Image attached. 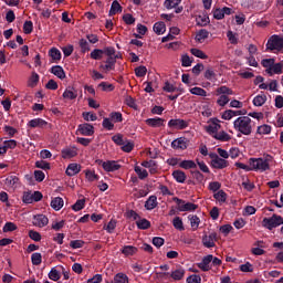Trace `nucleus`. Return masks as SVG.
<instances>
[{
    "label": "nucleus",
    "instance_id": "5",
    "mask_svg": "<svg viewBox=\"0 0 283 283\" xmlns=\"http://www.w3.org/2000/svg\"><path fill=\"white\" fill-rule=\"evenodd\" d=\"M209 158L211 159L210 165L212 169H227V167H229V161L222 159V157L218 156L216 153H209Z\"/></svg>",
    "mask_w": 283,
    "mask_h": 283
},
{
    "label": "nucleus",
    "instance_id": "37",
    "mask_svg": "<svg viewBox=\"0 0 283 283\" xmlns=\"http://www.w3.org/2000/svg\"><path fill=\"white\" fill-rule=\"evenodd\" d=\"M137 229L147 230L151 227V222L147 219H138L136 221Z\"/></svg>",
    "mask_w": 283,
    "mask_h": 283
},
{
    "label": "nucleus",
    "instance_id": "1",
    "mask_svg": "<svg viewBox=\"0 0 283 283\" xmlns=\"http://www.w3.org/2000/svg\"><path fill=\"white\" fill-rule=\"evenodd\" d=\"M270 163H273V156L266 155L264 158H250L249 165L252 171H269L271 169Z\"/></svg>",
    "mask_w": 283,
    "mask_h": 283
},
{
    "label": "nucleus",
    "instance_id": "33",
    "mask_svg": "<svg viewBox=\"0 0 283 283\" xmlns=\"http://www.w3.org/2000/svg\"><path fill=\"white\" fill-rule=\"evenodd\" d=\"M102 52L106 54L107 59H118V54H116V49L114 46H106Z\"/></svg>",
    "mask_w": 283,
    "mask_h": 283
},
{
    "label": "nucleus",
    "instance_id": "11",
    "mask_svg": "<svg viewBox=\"0 0 283 283\" xmlns=\"http://www.w3.org/2000/svg\"><path fill=\"white\" fill-rule=\"evenodd\" d=\"M244 114H247V109H243V111L228 109V111L223 112L222 119L231 120V118H233L235 116H244Z\"/></svg>",
    "mask_w": 283,
    "mask_h": 283
},
{
    "label": "nucleus",
    "instance_id": "12",
    "mask_svg": "<svg viewBox=\"0 0 283 283\" xmlns=\"http://www.w3.org/2000/svg\"><path fill=\"white\" fill-rule=\"evenodd\" d=\"M48 222H50V219L45 217V214H35L33 217V226L39 227L42 229V227H48Z\"/></svg>",
    "mask_w": 283,
    "mask_h": 283
},
{
    "label": "nucleus",
    "instance_id": "48",
    "mask_svg": "<svg viewBox=\"0 0 283 283\" xmlns=\"http://www.w3.org/2000/svg\"><path fill=\"white\" fill-rule=\"evenodd\" d=\"M135 172L137 174L139 180H145V178L149 176V172H147V170L143 169L140 166H135Z\"/></svg>",
    "mask_w": 283,
    "mask_h": 283
},
{
    "label": "nucleus",
    "instance_id": "15",
    "mask_svg": "<svg viewBox=\"0 0 283 283\" xmlns=\"http://www.w3.org/2000/svg\"><path fill=\"white\" fill-rule=\"evenodd\" d=\"M220 127L222 126L218 124L216 119H212V123L206 127V132L213 138V136L220 132Z\"/></svg>",
    "mask_w": 283,
    "mask_h": 283
},
{
    "label": "nucleus",
    "instance_id": "20",
    "mask_svg": "<svg viewBox=\"0 0 283 283\" xmlns=\"http://www.w3.org/2000/svg\"><path fill=\"white\" fill-rule=\"evenodd\" d=\"M75 156H78V149L76 147L62 149V158H75Z\"/></svg>",
    "mask_w": 283,
    "mask_h": 283
},
{
    "label": "nucleus",
    "instance_id": "39",
    "mask_svg": "<svg viewBox=\"0 0 283 283\" xmlns=\"http://www.w3.org/2000/svg\"><path fill=\"white\" fill-rule=\"evenodd\" d=\"M115 283H129V276L127 274L119 272L114 276Z\"/></svg>",
    "mask_w": 283,
    "mask_h": 283
},
{
    "label": "nucleus",
    "instance_id": "25",
    "mask_svg": "<svg viewBox=\"0 0 283 283\" xmlns=\"http://www.w3.org/2000/svg\"><path fill=\"white\" fill-rule=\"evenodd\" d=\"M63 198L61 197H55L51 200V207L52 209H54V211H61V209H63Z\"/></svg>",
    "mask_w": 283,
    "mask_h": 283
},
{
    "label": "nucleus",
    "instance_id": "43",
    "mask_svg": "<svg viewBox=\"0 0 283 283\" xmlns=\"http://www.w3.org/2000/svg\"><path fill=\"white\" fill-rule=\"evenodd\" d=\"M179 167H181V169H196V167H198V165H196V161H193V160H182L179 164Z\"/></svg>",
    "mask_w": 283,
    "mask_h": 283
},
{
    "label": "nucleus",
    "instance_id": "14",
    "mask_svg": "<svg viewBox=\"0 0 283 283\" xmlns=\"http://www.w3.org/2000/svg\"><path fill=\"white\" fill-rule=\"evenodd\" d=\"M269 76H273L274 74H283V61L272 64V69L265 70Z\"/></svg>",
    "mask_w": 283,
    "mask_h": 283
},
{
    "label": "nucleus",
    "instance_id": "10",
    "mask_svg": "<svg viewBox=\"0 0 283 283\" xmlns=\"http://www.w3.org/2000/svg\"><path fill=\"white\" fill-rule=\"evenodd\" d=\"M118 57H107L105 63L101 64L99 70H103L104 72H112V70H116V61Z\"/></svg>",
    "mask_w": 283,
    "mask_h": 283
},
{
    "label": "nucleus",
    "instance_id": "2",
    "mask_svg": "<svg viewBox=\"0 0 283 283\" xmlns=\"http://www.w3.org/2000/svg\"><path fill=\"white\" fill-rule=\"evenodd\" d=\"M233 127L237 132L243 134V136H251V133L253 132V127L251 126V119L249 116L238 117L233 122Z\"/></svg>",
    "mask_w": 283,
    "mask_h": 283
},
{
    "label": "nucleus",
    "instance_id": "3",
    "mask_svg": "<svg viewBox=\"0 0 283 283\" xmlns=\"http://www.w3.org/2000/svg\"><path fill=\"white\" fill-rule=\"evenodd\" d=\"M262 224L269 231H273V229H277V227L283 224V218L280 214H273L270 218H264Z\"/></svg>",
    "mask_w": 283,
    "mask_h": 283
},
{
    "label": "nucleus",
    "instance_id": "34",
    "mask_svg": "<svg viewBox=\"0 0 283 283\" xmlns=\"http://www.w3.org/2000/svg\"><path fill=\"white\" fill-rule=\"evenodd\" d=\"M170 277H172V280H175L176 282L182 280V277H185V269L179 268L172 271Z\"/></svg>",
    "mask_w": 283,
    "mask_h": 283
},
{
    "label": "nucleus",
    "instance_id": "42",
    "mask_svg": "<svg viewBox=\"0 0 283 283\" xmlns=\"http://www.w3.org/2000/svg\"><path fill=\"white\" fill-rule=\"evenodd\" d=\"M39 80H40V76L38 75V73L32 72L28 82L29 87H36V85H39Z\"/></svg>",
    "mask_w": 283,
    "mask_h": 283
},
{
    "label": "nucleus",
    "instance_id": "6",
    "mask_svg": "<svg viewBox=\"0 0 283 283\" xmlns=\"http://www.w3.org/2000/svg\"><path fill=\"white\" fill-rule=\"evenodd\" d=\"M266 50H270V52H273L274 50H277L280 52L283 50V38L280 35H272L266 43Z\"/></svg>",
    "mask_w": 283,
    "mask_h": 283
},
{
    "label": "nucleus",
    "instance_id": "38",
    "mask_svg": "<svg viewBox=\"0 0 283 283\" xmlns=\"http://www.w3.org/2000/svg\"><path fill=\"white\" fill-rule=\"evenodd\" d=\"M266 103V95H256L253 98V106L254 107H262Z\"/></svg>",
    "mask_w": 283,
    "mask_h": 283
},
{
    "label": "nucleus",
    "instance_id": "28",
    "mask_svg": "<svg viewBox=\"0 0 283 283\" xmlns=\"http://www.w3.org/2000/svg\"><path fill=\"white\" fill-rule=\"evenodd\" d=\"M213 138H216V140H220L221 143H229V140H231V135L222 130L213 135Z\"/></svg>",
    "mask_w": 283,
    "mask_h": 283
},
{
    "label": "nucleus",
    "instance_id": "8",
    "mask_svg": "<svg viewBox=\"0 0 283 283\" xmlns=\"http://www.w3.org/2000/svg\"><path fill=\"white\" fill-rule=\"evenodd\" d=\"M76 132L81 136H94V125L90 123L80 124Z\"/></svg>",
    "mask_w": 283,
    "mask_h": 283
},
{
    "label": "nucleus",
    "instance_id": "27",
    "mask_svg": "<svg viewBox=\"0 0 283 283\" xmlns=\"http://www.w3.org/2000/svg\"><path fill=\"white\" fill-rule=\"evenodd\" d=\"M172 178L176 180V182L184 184L185 180H187V175L182 170H174Z\"/></svg>",
    "mask_w": 283,
    "mask_h": 283
},
{
    "label": "nucleus",
    "instance_id": "62",
    "mask_svg": "<svg viewBox=\"0 0 283 283\" xmlns=\"http://www.w3.org/2000/svg\"><path fill=\"white\" fill-rule=\"evenodd\" d=\"M122 151H125L126 154L134 151V142L128 140L126 144L122 145Z\"/></svg>",
    "mask_w": 283,
    "mask_h": 283
},
{
    "label": "nucleus",
    "instance_id": "55",
    "mask_svg": "<svg viewBox=\"0 0 283 283\" xmlns=\"http://www.w3.org/2000/svg\"><path fill=\"white\" fill-rule=\"evenodd\" d=\"M274 63H275V59H273V57L263 59L261 61V65H262V67H265V70H272Z\"/></svg>",
    "mask_w": 283,
    "mask_h": 283
},
{
    "label": "nucleus",
    "instance_id": "7",
    "mask_svg": "<svg viewBox=\"0 0 283 283\" xmlns=\"http://www.w3.org/2000/svg\"><path fill=\"white\" fill-rule=\"evenodd\" d=\"M96 165H99L103 167L104 171L112 172V171H118L120 169V164L116 160H107L103 161V159H97Z\"/></svg>",
    "mask_w": 283,
    "mask_h": 283
},
{
    "label": "nucleus",
    "instance_id": "64",
    "mask_svg": "<svg viewBox=\"0 0 283 283\" xmlns=\"http://www.w3.org/2000/svg\"><path fill=\"white\" fill-rule=\"evenodd\" d=\"M186 282L187 283H201L202 277H200V275H198V274H192V275L187 277Z\"/></svg>",
    "mask_w": 283,
    "mask_h": 283
},
{
    "label": "nucleus",
    "instance_id": "30",
    "mask_svg": "<svg viewBox=\"0 0 283 283\" xmlns=\"http://www.w3.org/2000/svg\"><path fill=\"white\" fill-rule=\"evenodd\" d=\"M217 96H233V90L228 86H220L217 88Z\"/></svg>",
    "mask_w": 283,
    "mask_h": 283
},
{
    "label": "nucleus",
    "instance_id": "59",
    "mask_svg": "<svg viewBox=\"0 0 283 283\" xmlns=\"http://www.w3.org/2000/svg\"><path fill=\"white\" fill-rule=\"evenodd\" d=\"M73 211H82V209H85V199H78L73 206Z\"/></svg>",
    "mask_w": 283,
    "mask_h": 283
},
{
    "label": "nucleus",
    "instance_id": "50",
    "mask_svg": "<svg viewBox=\"0 0 283 283\" xmlns=\"http://www.w3.org/2000/svg\"><path fill=\"white\" fill-rule=\"evenodd\" d=\"M49 56H51L53 61H61V51L56 48H52L49 51Z\"/></svg>",
    "mask_w": 283,
    "mask_h": 283
},
{
    "label": "nucleus",
    "instance_id": "31",
    "mask_svg": "<svg viewBox=\"0 0 283 283\" xmlns=\"http://www.w3.org/2000/svg\"><path fill=\"white\" fill-rule=\"evenodd\" d=\"M62 96L63 98H67L69 101H74L78 96V93L74 91V87H72L66 88Z\"/></svg>",
    "mask_w": 283,
    "mask_h": 283
},
{
    "label": "nucleus",
    "instance_id": "56",
    "mask_svg": "<svg viewBox=\"0 0 283 283\" xmlns=\"http://www.w3.org/2000/svg\"><path fill=\"white\" fill-rule=\"evenodd\" d=\"M18 227L14 224V222H7L3 228L2 231L3 233H10L12 231H17Z\"/></svg>",
    "mask_w": 283,
    "mask_h": 283
},
{
    "label": "nucleus",
    "instance_id": "26",
    "mask_svg": "<svg viewBox=\"0 0 283 283\" xmlns=\"http://www.w3.org/2000/svg\"><path fill=\"white\" fill-rule=\"evenodd\" d=\"M153 30L155 34H158V35L165 34V32H167V25L163 21L156 22L153 27Z\"/></svg>",
    "mask_w": 283,
    "mask_h": 283
},
{
    "label": "nucleus",
    "instance_id": "13",
    "mask_svg": "<svg viewBox=\"0 0 283 283\" xmlns=\"http://www.w3.org/2000/svg\"><path fill=\"white\" fill-rule=\"evenodd\" d=\"M213 260V255L209 254L207 256H205L202 259V261L200 263L197 264L198 269H200L201 271H211V266H209L211 264Z\"/></svg>",
    "mask_w": 283,
    "mask_h": 283
},
{
    "label": "nucleus",
    "instance_id": "54",
    "mask_svg": "<svg viewBox=\"0 0 283 283\" xmlns=\"http://www.w3.org/2000/svg\"><path fill=\"white\" fill-rule=\"evenodd\" d=\"M205 39H209V31L207 29H201L196 35V41H205Z\"/></svg>",
    "mask_w": 283,
    "mask_h": 283
},
{
    "label": "nucleus",
    "instance_id": "16",
    "mask_svg": "<svg viewBox=\"0 0 283 283\" xmlns=\"http://www.w3.org/2000/svg\"><path fill=\"white\" fill-rule=\"evenodd\" d=\"M146 125L148 127H164L165 126V119L160 117H154V118H148L146 119Z\"/></svg>",
    "mask_w": 283,
    "mask_h": 283
},
{
    "label": "nucleus",
    "instance_id": "32",
    "mask_svg": "<svg viewBox=\"0 0 283 283\" xmlns=\"http://www.w3.org/2000/svg\"><path fill=\"white\" fill-rule=\"evenodd\" d=\"M122 253H123V255H126V256L136 255V253H138V248H136L134 245H125L122 249Z\"/></svg>",
    "mask_w": 283,
    "mask_h": 283
},
{
    "label": "nucleus",
    "instance_id": "29",
    "mask_svg": "<svg viewBox=\"0 0 283 283\" xmlns=\"http://www.w3.org/2000/svg\"><path fill=\"white\" fill-rule=\"evenodd\" d=\"M188 220L190 221L192 231H197L198 227H200V218L196 214H189Z\"/></svg>",
    "mask_w": 283,
    "mask_h": 283
},
{
    "label": "nucleus",
    "instance_id": "36",
    "mask_svg": "<svg viewBox=\"0 0 283 283\" xmlns=\"http://www.w3.org/2000/svg\"><path fill=\"white\" fill-rule=\"evenodd\" d=\"M172 227H175V229H177V231H185V223L182 222V218L175 217L172 219Z\"/></svg>",
    "mask_w": 283,
    "mask_h": 283
},
{
    "label": "nucleus",
    "instance_id": "40",
    "mask_svg": "<svg viewBox=\"0 0 283 283\" xmlns=\"http://www.w3.org/2000/svg\"><path fill=\"white\" fill-rule=\"evenodd\" d=\"M31 262L33 266H40V264L43 262V255H41V253L39 252H34L31 255Z\"/></svg>",
    "mask_w": 283,
    "mask_h": 283
},
{
    "label": "nucleus",
    "instance_id": "23",
    "mask_svg": "<svg viewBox=\"0 0 283 283\" xmlns=\"http://www.w3.org/2000/svg\"><path fill=\"white\" fill-rule=\"evenodd\" d=\"M118 12H123V7L118 0H114L109 9L108 17H114V14H118Z\"/></svg>",
    "mask_w": 283,
    "mask_h": 283
},
{
    "label": "nucleus",
    "instance_id": "35",
    "mask_svg": "<svg viewBox=\"0 0 283 283\" xmlns=\"http://www.w3.org/2000/svg\"><path fill=\"white\" fill-rule=\"evenodd\" d=\"M179 3H182V0H165L164 8L166 10H174V8H178Z\"/></svg>",
    "mask_w": 283,
    "mask_h": 283
},
{
    "label": "nucleus",
    "instance_id": "52",
    "mask_svg": "<svg viewBox=\"0 0 283 283\" xmlns=\"http://www.w3.org/2000/svg\"><path fill=\"white\" fill-rule=\"evenodd\" d=\"M190 94H193L195 96H207V91L202 87H192L190 88Z\"/></svg>",
    "mask_w": 283,
    "mask_h": 283
},
{
    "label": "nucleus",
    "instance_id": "21",
    "mask_svg": "<svg viewBox=\"0 0 283 283\" xmlns=\"http://www.w3.org/2000/svg\"><path fill=\"white\" fill-rule=\"evenodd\" d=\"M50 72H51V74H54V76H56L61 81H63V78H65V70H63V66H61V65L52 66Z\"/></svg>",
    "mask_w": 283,
    "mask_h": 283
},
{
    "label": "nucleus",
    "instance_id": "57",
    "mask_svg": "<svg viewBox=\"0 0 283 283\" xmlns=\"http://www.w3.org/2000/svg\"><path fill=\"white\" fill-rule=\"evenodd\" d=\"M33 30H34V23H32V21H25L23 24L24 34H32Z\"/></svg>",
    "mask_w": 283,
    "mask_h": 283
},
{
    "label": "nucleus",
    "instance_id": "4",
    "mask_svg": "<svg viewBox=\"0 0 283 283\" xmlns=\"http://www.w3.org/2000/svg\"><path fill=\"white\" fill-rule=\"evenodd\" d=\"M172 202H176L177 211L185 212V211H196L198 209V205L192 203V202H187L184 199H180L178 197L172 198Z\"/></svg>",
    "mask_w": 283,
    "mask_h": 283
},
{
    "label": "nucleus",
    "instance_id": "49",
    "mask_svg": "<svg viewBox=\"0 0 283 283\" xmlns=\"http://www.w3.org/2000/svg\"><path fill=\"white\" fill-rule=\"evenodd\" d=\"M82 118H84V120H86L87 123H90V120L91 122L98 120V116H96V114L92 112L82 113Z\"/></svg>",
    "mask_w": 283,
    "mask_h": 283
},
{
    "label": "nucleus",
    "instance_id": "41",
    "mask_svg": "<svg viewBox=\"0 0 283 283\" xmlns=\"http://www.w3.org/2000/svg\"><path fill=\"white\" fill-rule=\"evenodd\" d=\"M102 127L107 132H112L114 129V122L109 117H104L102 122Z\"/></svg>",
    "mask_w": 283,
    "mask_h": 283
},
{
    "label": "nucleus",
    "instance_id": "51",
    "mask_svg": "<svg viewBox=\"0 0 283 283\" xmlns=\"http://www.w3.org/2000/svg\"><path fill=\"white\" fill-rule=\"evenodd\" d=\"M214 200H218V202H227V192L224 190H219L213 195Z\"/></svg>",
    "mask_w": 283,
    "mask_h": 283
},
{
    "label": "nucleus",
    "instance_id": "61",
    "mask_svg": "<svg viewBox=\"0 0 283 283\" xmlns=\"http://www.w3.org/2000/svg\"><path fill=\"white\" fill-rule=\"evenodd\" d=\"M113 143H115V145H118L119 147H122V145H125V139H123V134H116L112 137Z\"/></svg>",
    "mask_w": 283,
    "mask_h": 283
},
{
    "label": "nucleus",
    "instance_id": "9",
    "mask_svg": "<svg viewBox=\"0 0 283 283\" xmlns=\"http://www.w3.org/2000/svg\"><path fill=\"white\" fill-rule=\"evenodd\" d=\"M168 127L171 129H187L189 127V123L185 119H170L168 122Z\"/></svg>",
    "mask_w": 283,
    "mask_h": 283
},
{
    "label": "nucleus",
    "instance_id": "45",
    "mask_svg": "<svg viewBox=\"0 0 283 283\" xmlns=\"http://www.w3.org/2000/svg\"><path fill=\"white\" fill-rule=\"evenodd\" d=\"M113 123H123V113L112 112L108 117Z\"/></svg>",
    "mask_w": 283,
    "mask_h": 283
},
{
    "label": "nucleus",
    "instance_id": "46",
    "mask_svg": "<svg viewBox=\"0 0 283 283\" xmlns=\"http://www.w3.org/2000/svg\"><path fill=\"white\" fill-rule=\"evenodd\" d=\"M103 54H105L103 49H95L91 52V59H93V61H101Z\"/></svg>",
    "mask_w": 283,
    "mask_h": 283
},
{
    "label": "nucleus",
    "instance_id": "19",
    "mask_svg": "<svg viewBox=\"0 0 283 283\" xmlns=\"http://www.w3.org/2000/svg\"><path fill=\"white\" fill-rule=\"evenodd\" d=\"M156 207H158V197L150 196L145 202V209L147 211H153V209H156Z\"/></svg>",
    "mask_w": 283,
    "mask_h": 283
},
{
    "label": "nucleus",
    "instance_id": "60",
    "mask_svg": "<svg viewBox=\"0 0 283 283\" xmlns=\"http://www.w3.org/2000/svg\"><path fill=\"white\" fill-rule=\"evenodd\" d=\"M78 45H80L81 52H83V54H85V52H90V50H91L90 42H87V40H85V39H81Z\"/></svg>",
    "mask_w": 283,
    "mask_h": 283
},
{
    "label": "nucleus",
    "instance_id": "58",
    "mask_svg": "<svg viewBox=\"0 0 283 283\" xmlns=\"http://www.w3.org/2000/svg\"><path fill=\"white\" fill-rule=\"evenodd\" d=\"M190 53L192 54V56H196L197 59H208L207 54H205V52L200 49H191Z\"/></svg>",
    "mask_w": 283,
    "mask_h": 283
},
{
    "label": "nucleus",
    "instance_id": "22",
    "mask_svg": "<svg viewBox=\"0 0 283 283\" xmlns=\"http://www.w3.org/2000/svg\"><path fill=\"white\" fill-rule=\"evenodd\" d=\"M66 176H76V174H81V165L78 164H70L65 171Z\"/></svg>",
    "mask_w": 283,
    "mask_h": 283
},
{
    "label": "nucleus",
    "instance_id": "44",
    "mask_svg": "<svg viewBox=\"0 0 283 283\" xmlns=\"http://www.w3.org/2000/svg\"><path fill=\"white\" fill-rule=\"evenodd\" d=\"M49 280H52L53 282H59V280H61V273L56 268H52L49 272Z\"/></svg>",
    "mask_w": 283,
    "mask_h": 283
},
{
    "label": "nucleus",
    "instance_id": "53",
    "mask_svg": "<svg viewBox=\"0 0 283 283\" xmlns=\"http://www.w3.org/2000/svg\"><path fill=\"white\" fill-rule=\"evenodd\" d=\"M85 176L88 182H94L101 178L95 171L92 170H85Z\"/></svg>",
    "mask_w": 283,
    "mask_h": 283
},
{
    "label": "nucleus",
    "instance_id": "24",
    "mask_svg": "<svg viewBox=\"0 0 283 283\" xmlns=\"http://www.w3.org/2000/svg\"><path fill=\"white\" fill-rule=\"evenodd\" d=\"M45 125H48V122L43 118H34L28 123V126L31 127L32 129L36 127H45Z\"/></svg>",
    "mask_w": 283,
    "mask_h": 283
},
{
    "label": "nucleus",
    "instance_id": "18",
    "mask_svg": "<svg viewBox=\"0 0 283 283\" xmlns=\"http://www.w3.org/2000/svg\"><path fill=\"white\" fill-rule=\"evenodd\" d=\"M172 149H187V139L185 137H179L171 142Z\"/></svg>",
    "mask_w": 283,
    "mask_h": 283
},
{
    "label": "nucleus",
    "instance_id": "47",
    "mask_svg": "<svg viewBox=\"0 0 283 283\" xmlns=\"http://www.w3.org/2000/svg\"><path fill=\"white\" fill-rule=\"evenodd\" d=\"M202 244L206 249H213L216 247V241L209 238L208 235L202 237Z\"/></svg>",
    "mask_w": 283,
    "mask_h": 283
},
{
    "label": "nucleus",
    "instance_id": "17",
    "mask_svg": "<svg viewBox=\"0 0 283 283\" xmlns=\"http://www.w3.org/2000/svg\"><path fill=\"white\" fill-rule=\"evenodd\" d=\"M6 187L9 189H17V185H19V177L14 175H10L4 180Z\"/></svg>",
    "mask_w": 283,
    "mask_h": 283
},
{
    "label": "nucleus",
    "instance_id": "63",
    "mask_svg": "<svg viewBox=\"0 0 283 283\" xmlns=\"http://www.w3.org/2000/svg\"><path fill=\"white\" fill-rule=\"evenodd\" d=\"M135 74L138 78H143L147 74V66H138L135 69Z\"/></svg>",
    "mask_w": 283,
    "mask_h": 283
}]
</instances>
